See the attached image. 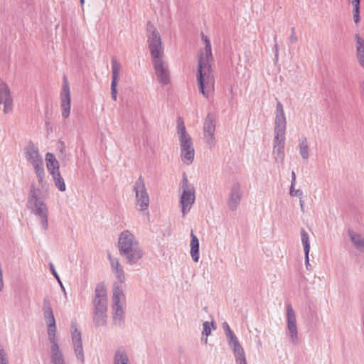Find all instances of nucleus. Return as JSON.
Here are the masks:
<instances>
[{
	"label": "nucleus",
	"instance_id": "1",
	"mask_svg": "<svg viewBox=\"0 0 364 364\" xmlns=\"http://www.w3.org/2000/svg\"><path fill=\"white\" fill-rule=\"evenodd\" d=\"M201 38L205 43V48L200 53L198 67L197 72V81L200 92L205 97L209 96L210 92L213 90L215 77L210 62L213 60L210 41L203 33Z\"/></svg>",
	"mask_w": 364,
	"mask_h": 364
},
{
	"label": "nucleus",
	"instance_id": "2",
	"mask_svg": "<svg viewBox=\"0 0 364 364\" xmlns=\"http://www.w3.org/2000/svg\"><path fill=\"white\" fill-rule=\"evenodd\" d=\"M117 247L119 255L129 265L136 264L144 256V252L139 241L128 230L119 234Z\"/></svg>",
	"mask_w": 364,
	"mask_h": 364
},
{
	"label": "nucleus",
	"instance_id": "3",
	"mask_svg": "<svg viewBox=\"0 0 364 364\" xmlns=\"http://www.w3.org/2000/svg\"><path fill=\"white\" fill-rule=\"evenodd\" d=\"M286 128L287 119L284 107L282 102L277 100L276 105L272 151V154L277 163H282L284 159Z\"/></svg>",
	"mask_w": 364,
	"mask_h": 364
},
{
	"label": "nucleus",
	"instance_id": "4",
	"mask_svg": "<svg viewBox=\"0 0 364 364\" xmlns=\"http://www.w3.org/2000/svg\"><path fill=\"white\" fill-rule=\"evenodd\" d=\"M41 191L36 188L34 183L31 186L29 196L27 200V207L31 210L39 220L42 228L47 230L48 228V209L40 197Z\"/></svg>",
	"mask_w": 364,
	"mask_h": 364
},
{
	"label": "nucleus",
	"instance_id": "5",
	"mask_svg": "<svg viewBox=\"0 0 364 364\" xmlns=\"http://www.w3.org/2000/svg\"><path fill=\"white\" fill-rule=\"evenodd\" d=\"M93 322L96 327L106 326L107 319V290L102 283H98L95 289L93 299Z\"/></svg>",
	"mask_w": 364,
	"mask_h": 364
},
{
	"label": "nucleus",
	"instance_id": "6",
	"mask_svg": "<svg viewBox=\"0 0 364 364\" xmlns=\"http://www.w3.org/2000/svg\"><path fill=\"white\" fill-rule=\"evenodd\" d=\"M177 134L181 144V160L187 164H191L193 163L195 156L193 143L186 132L183 119L180 117L177 119Z\"/></svg>",
	"mask_w": 364,
	"mask_h": 364
},
{
	"label": "nucleus",
	"instance_id": "7",
	"mask_svg": "<svg viewBox=\"0 0 364 364\" xmlns=\"http://www.w3.org/2000/svg\"><path fill=\"white\" fill-rule=\"evenodd\" d=\"M124 301V294L122 287L114 284L112 295V318L114 324L121 326L124 323V310L121 301Z\"/></svg>",
	"mask_w": 364,
	"mask_h": 364
},
{
	"label": "nucleus",
	"instance_id": "8",
	"mask_svg": "<svg viewBox=\"0 0 364 364\" xmlns=\"http://www.w3.org/2000/svg\"><path fill=\"white\" fill-rule=\"evenodd\" d=\"M146 37L151 58L164 56V46L159 31L151 21L146 24Z\"/></svg>",
	"mask_w": 364,
	"mask_h": 364
},
{
	"label": "nucleus",
	"instance_id": "9",
	"mask_svg": "<svg viewBox=\"0 0 364 364\" xmlns=\"http://www.w3.org/2000/svg\"><path fill=\"white\" fill-rule=\"evenodd\" d=\"M181 188L180 204L183 215H185L190 210L196 200L195 188L189 183L186 173L183 175Z\"/></svg>",
	"mask_w": 364,
	"mask_h": 364
},
{
	"label": "nucleus",
	"instance_id": "10",
	"mask_svg": "<svg viewBox=\"0 0 364 364\" xmlns=\"http://www.w3.org/2000/svg\"><path fill=\"white\" fill-rule=\"evenodd\" d=\"M134 191L136 196V206L139 207V210L141 211L147 210L149 206V196L141 176L134 183Z\"/></svg>",
	"mask_w": 364,
	"mask_h": 364
},
{
	"label": "nucleus",
	"instance_id": "11",
	"mask_svg": "<svg viewBox=\"0 0 364 364\" xmlns=\"http://www.w3.org/2000/svg\"><path fill=\"white\" fill-rule=\"evenodd\" d=\"M61 114L63 119L69 117L71 109V95L69 82L64 76L62 90L60 93Z\"/></svg>",
	"mask_w": 364,
	"mask_h": 364
},
{
	"label": "nucleus",
	"instance_id": "12",
	"mask_svg": "<svg viewBox=\"0 0 364 364\" xmlns=\"http://www.w3.org/2000/svg\"><path fill=\"white\" fill-rule=\"evenodd\" d=\"M215 118L212 113H208L203 124V135L205 143L212 148L215 144Z\"/></svg>",
	"mask_w": 364,
	"mask_h": 364
},
{
	"label": "nucleus",
	"instance_id": "13",
	"mask_svg": "<svg viewBox=\"0 0 364 364\" xmlns=\"http://www.w3.org/2000/svg\"><path fill=\"white\" fill-rule=\"evenodd\" d=\"M154 68L159 82L167 85L170 82V73L168 64L163 60V57L152 58Z\"/></svg>",
	"mask_w": 364,
	"mask_h": 364
},
{
	"label": "nucleus",
	"instance_id": "14",
	"mask_svg": "<svg viewBox=\"0 0 364 364\" xmlns=\"http://www.w3.org/2000/svg\"><path fill=\"white\" fill-rule=\"evenodd\" d=\"M287 328L289 333L291 341L296 344L298 342V330L296 326V314L290 304H287Z\"/></svg>",
	"mask_w": 364,
	"mask_h": 364
},
{
	"label": "nucleus",
	"instance_id": "15",
	"mask_svg": "<svg viewBox=\"0 0 364 364\" xmlns=\"http://www.w3.org/2000/svg\"><path fill=\"white\" fill-rule=\"evenodd\" d=\"M71 336L76 358L78 360L84 362L82 335L81 332L77 329V323L75 322H72L71 323Z\"/></svg>",
	"mask_w": 364,
	"mask_h": 364
},
{
	"label": "nucleus",
	"instance_id": "16",
	"mask_svg": "<svg viewBox=\"0 0 364 364\" xmlns=\"http://www.w3.org/2000/svg\"><path fill=\"white\" fill-rule=\"evenodd\" d=\"M24 153L27 161L31 162L33 168H38L43 166V161L37 148L33 143H30L28 146L24 149Z\"/></svg>",
	"mask_w": 364,
	"mask_h": 364
},
{
	"label": "nucleus",
	"instance_id": "17",
	"mask_svg": "<svg viewBox=\"0 0 364 364\" xmlns=\"http://www.w3.org/2000/svg\"><path fill=\"white\" fill-rule=\"evenodd\" d=\"M112 63V82H111V96L112 98L117 100V85L119 77V73L121 70V65L117 60L116 58L113 57L111 60Z\"/></svg>",
	"mask_w": 364,
	"mask_h": 364
},
{
	"label": "nucleus",
	"instance_id": "18",
	"mask_svg": "<svg viewBox=\"0 0 364 364\" xmlns=\"http://www.w3.org/2000/svg\"><path fill=\"white\" fill-rule=\"evenodd\" d=\"M242 199L241 186L238 183H235L230 190L228 201V208L231 211H235Z\"/></svg>",
	"mask_w": 364,
	"mask_h": 364
},
{
	"label": "nucleus",
	"instance_id": "19",
	"mask_svg": "<svg viewBox=\"0 0 364 364\" xmlns=\"http://www.w3.org/2000/svg\"><path fill=\"white\" fill-rule=\"evenodd\" d=\"M300 234H301V242L304 246L306 268L307 270H311V266L309 263V252H310L309 236L308 232L304 228H301V230L300 231Z\"/></svg>",
	"mask_w": 364,
	"mask_h": 364
},
{
	"label": "nucleus",
	"instance_id": "20",
	"mask_svg": "<svg viewBox=\"0 0 364 364\" xmlns=\"http://www.w3.org/2000/svg\"><path fill=\"white\" fill-rule=\"evenodd\" d=\"M108 259L110 262V266L113 274L120 283H124L125 282L124 272L119 264V259L117 258L112 257L111 255H108Z\"/></svg>",
	"mask_w": 364,
	"mask_h": 364
},
{
	"label": "nucleus",
	"instance_id": "21",
	"mask_svg": "<svg viewBox=\"0 0 364 364\" xmlns=\"http://www.w3.org/2000/svg\"><path fill=\"white\" fill-rule=\"evenodd\" d=\"M348 234L350 241L353 243L355 248L357 250L363 252H364V236L355 232L354 230H353L351 229H348Z\"/></svg>",
	"mask_w": 364,
	"mask_h": 364
},
{
	"label": "nucleus",
	"instance_id": "22",
	"mask_svg": "<svg viewBox=\"0 0 364 364\" xmlns=\"http://www.w3.org/2000/svg\"><path fill=\"white\" fill-rule=\"evenodd\" d=\"M55 333L56 326L48 327V337L50 343H51L50 354L62 352L58 345Z\"/></svg>",
	"mask_w": 364,
	"mask_h": 364
},
{
	"label": "nucleus",
	"instance_id": "23",
	"mask_svg": "<svg viewBox=\"0 0 364 364\" xmlns=\"http://www.w3.org/2000/svg\"><path fill=\"white\" fill-rule=\"evenodd\" d=\"M356 57L360 66L364 68V38L355 34Z\"/></svg>",
	"mask_w": 364,
	"mask_h": 364
},
{
	"label": "nucleus",
	"instance_id": "24",
	"mask_svg": "<svg viewBox=\"0 0 364 364\" xmlns=\"http://www.w3.org/2000/svg\"><path fill=\"white\" fill-rule=\"evenodd\" d=\"M191 255L193 260L194 262H197L200 257V256H199V240H198V237H196V235H195L193 234V231L191 232Z\"/></svg>",
	"mask_w": 364,
	"mask_h": 364
},
{
	"label": "nucleus",
	"instance_id": "25",
	"mask_svg": "<svg viewBox=\"0 0 364 364\" xmlns=\"http://www.w3.org/2000/svg\"><path fill=\"white\" fill-rule=\"evenodd\" d=\"M46 161L47 162V168L50 174L53 171H59V163L53 154L50 152L47 153L46 155Z\"/></svg>",
	"mask_w": 364,
	"mask_h": 364
},
{
	"label": "nucleus",
	"instance_id": "26",
	"mask_svg": "<svg viewBox=\"0 0 364 364\" xmlns=\"http://www.w3.org/2000/svg\"><path fill=\"white\" fill-rule=\"evenodd\" d=\"M228 339V343L231 349L233 352H236V350H238L241 348H243L236 336V335L234 333V332L230 333L227 335H225Z\"/></svg>",
	"mask_w": 364,
	"mask_h": 364
},
{
	"label": "nucleus",
	"instance_id": "27",
	"mask_svg": "<svg viewBox=\"0 0 364 364\" xmlns=\"http://www.w3.org/2000/svg\"><path fill=\"white\" fill-rule=\"evenodd\" d=\"M114 364H129V358L124 349H118L115 352Z\"/></svg>",
	"mask_w": 364,
	"mask_h": 364
},
{
	"label": "nucleus",
	"instance_id": "28",
	"mask_svg": "<svg viewBox=\"0 0 364 364\" xmlns=\"http://www.w3.org/2000/svg\"><path fill=\"white\" fill-rule=\"evenodd\" d=\"M50 175L52 176L53 180L55 183V186L58 188V189L61 192L65 191L66 189V186H65L64 179L61 176L60 171H58V172L53 171Z\"/></svg>",
	"mask_w": 364,
	"mask_h": 364
},
{
	"label": "nucleus",
	"instance_id": "29",
	"mask_svg": "<svg viewBox=\"0 0 364 364\" xmlns=\"http://www.w3.org/2000/svg\"><path fill=\"white\" fill-rule=\"evenodd\" d=\"M299 153L303 159L306 160L309 159V146L308 141L306 136L301 138L299 141Z\"/></svg>",
	"mask_w": 364,
	"mask_h": 364
},
{
	"label": "nucleus",
	"instance_id": "30",
	"mask_svg": "<svg viewBox=\"0 0 364 364\" xmlns=\"http://www.w3.org/2000/svg\"><path fill=\"white\" fill-rule=\"evenodd\" d=\"M11 95L9 85L0 77V105L4 99Z\"/></svg>",
	"mask_w": 364,
	"mask_h": 364
},
{
	"label": "nucleus",
	"instance_id": "31",
	"mask_svg": "<svg viewBox=\"0 0 364 364\" xmlns=\"http://www.w3.org/2000/svg\"><path fill=\"white\" fill-rule=\"evenodd\" d=\"M43 314L44 318L46 319L47 327L56 326L53 309L43 310Z\"/></svg>",
	"mask_w": 364,
	"mask_h": 364
},
{
	"label": "nucleus",
	"instance_id": "32",
	"mask_svg": "<svg viewBox=\"0 0 364 364\" xmlns=\"http://www.w3.org/2000/svg\"><path fill=\"white\" fill-rule=\"evenodd\" d=\"M353 6V20L355 23H358L360 18V0H350Z\"/></svg>",
	"mask_w": 364,
	"mask_h": 364
},
{
	"label": "nucleus",
	"instance_id": "33",
	"mask_svg": "<svg viewBox=\"0 0 364 364\" xmlns=\"http://www.w3.org/2000/svg\"><path fill=\"white\" fill-rule=\"evenodd\" d=\"M50 364H66L63 352L50 354Z\"/></svg>",
	"mask_w": 364,
	"mask_h": 364
},
{
	"label": "nucleus",
	"instance_id": "34",
	"mask_svg": "<svg viewBox=\"0 0 364 364\" xmlns=\"http://www.w3.org/2000/svg\"><path fill=\"white\" fill-rule=\"evenodd\" d=\"M233 353L235 357L236 364H247L243 348L236 350V352H233Z\"/></svg>",
	"mask_w": 364,
	"mask_h": 364
},
{
	"label": "nucleus",
	"instance_id": "35",
	"mask_svg": "<svg viewBox=\"0 0 364 364\" xmlns=\"http://www.w3.org/2000/svg\"><path fill=\"white\" fill-rule=\"evenodd\" d=\"M34 170L39 184L42 188H43L45 178V170L43 166L35 168Z\"/></svg>",
	"mask_w": 364,
	"mask_h": 364
},
{
	"label": "nucleus",
	"instance_id": "36",
	"mask_svg": "<svg viewBox=\"0 0 364 364\" xmlns=\"http://www.w3.org/2000/svg\"><path fill=\"white\" fill-rule=\"evenodd\" d=\"M34 170L39 184L42 188H43L45 178V170L43 166L35 168Z\"/></svg>",
	"mask_w": 364,
	"mask_h": 364
},
{
	"label": "nucleus",
	"instance_id": "37",
	"mask_svg": "<svg viewBox=\"0 0 364 364\" xmlns=\"http://www.w3.org/2000/svg\"><path fill=\"white\" fill-rule=\"evenodd\" d=\"M214 323L213 322L210 323L209 321H205L203 323V331L202 333L203 336H205L206 338L205 340V343H207V337L210 335L211 333V326H213Z\"/></svg>",
	"mask_w": 364,
	"mask_h": 364
},
{
	"label": "nucleus",
	"instance_id": "38",
	"mask_svg": "<svg viewBox=\"0 0 364 364\" xmlns=\"http://www.w3.org/2000/svg\"><path fill=\"white\" fill-rule=\"evenodd\" d=\"M3 103L4 105V112L5 114L11 112L13 108V98L11 95L7 97L6 99H4V101H3Z\"/></svg>",
	"mask_w": 364,
	"mask_h": 364
},
{
	"label": "nucleus",
	"instance_id": "39",
	"mask_svg": "<svg viewBox=\"0 0 364 364\" xmlns=\"http://www.w3.org/2000/svg\"><path fill=\"white\" fill-rule=\"evenodd\" d=\"M0 364H9L7 355L4 349H0Z\"/></svg>",
	"mask_w": 364,
	"mask_h": 364
},
{
	"label": "nucleus",
	"instance_id": "40",
	"mask_svg": "<svg viewBox=\"0 0 364 364\" xmlns=\"http://www.w3.org/2000/svg\"><path fill=\"white\" fill-rule=\"evenodd\" d=\"M289 194L291 196H298L301 198L303 195V192L300 189L295 190L294 186H290Z\"/></svg>",
	"mask_w": 364,
	"mask_h": 364
},
{
	"label": "nucleus",
	"instance_id": "41",
	"mask_svg": "<svg viewBox=\"0 0 364 364\" xmlns=\"http://www.w3.org/2000/svg\"><path fill=\"white\" fill-rule=\"evenodd\" d=\"M289 41L291 44L296 43L298 41V37L295 32V28L294 27L291 28V35L289 38Z\"/></svg>",
	"mask_w": 364,
	"mask_h": 364
},
{
	"label": "nucleus",
	"instance_id": "42",
	"mask_svg": "<svg viewBox=\"0 0 364 364\" xmlns=\"http://www.w3.org/2000/svg\"><path fill=\"white\" fill-rule=\"evenodd\" d=\"M52 309L50 301L48 297H45L43 301V311Z\"/></svg>",
	"mask_w": 364,
	"mask_h": 364
},
{
	"label": "nucleus",
	"instance_id": "43",
	"mask_svg": "<svg viewBox=\"0 0 364 364\" xmlns=\"http://www.w3.org/2000/svg\"><path fill=\"white\" fill-rule=\"evenodd\" d=\"M274 45L273 50H274V59L276 60H278V57H279V45H278L277 41V36H275L274 37Z\"/></svg>",
	"mask_w": 364,
	"mask_h": 364
},
{
	"label": "nucleus",
	"instance_id": "44",
	"mask_svg": "<svg viewBox=\"0 0 364 364\" xmlns=\"http://www.w3.org/2000/svg\"><path fill=\"white\" fill-rule=\"evenodd\" d=\"M222 327H223V329L224 333H225V335H227V334H228V333H230L233 332V331L230 329V326H229V324H228L227 322H224V323H223V324H222Z\"/></svg>",
	"mask_w": 364,
	"mask_h": 364
},
{
	"label": "nucleus",
	"instance_id": "45",
	"mask_svg": "<svg viewBox=\"0 0 364 364\" xmlns=\"http://www.w3.org/2000/svg\"><path fill=\"white\" fill-rule=\"evenodd\" d=\"M49 267L53 276L57 279L58 282H60V277L55 269L54 265L52 263H50Z\"/></svg>",
	"mask_w": 364,
	"mask_h": 364
},
{
	"label": "nucleus",
	"instance_id": "46",
	"mask_svg": "<svg viewBox=\"0 0 364 364\" xmlns=\"http://www.w3.org/2000/svg\"><path fill=\"white\" fill-rule=\"evenodd\" d=\"M295 183H296V174H295V172L293 171H291V186H295Z\"/></svg>",
	"mask_w": 364,
	"mask_h": 364
},
{
	"label": "nucleus",
	"instance_id": "47",
	"mask_svg": "<svg viewBox=\"0 0 364 364\" xmlns=\"http://www.w3.org/2000/svg\"><path fill=\"white\" fill-rule=\"evenodd\" d=\"M299 203L301 211L304 212V201L301 198H300Z\"/></svg>",
	"mask_w": 364,
	"mask_h": 364
},
{
	"label": "nucleus",
	"instance_id": "48",
	"mask_svg": "<svg viewBox=\"0 0 364 364\" xmlns=\"http://www.w3.org/2000/svg\"><path fill=\"white\" fill-rule=\"evenodd\" d=\"M360 88L363 95H364V82L360 84Z\"/></svg>",
	"mask_w": 364,
	"mask_h": 364
},
{
	"label": "nucleus",
	"instance_id": "49",
	"mask_svg": "<svg viewBox=\"0 0 364 364\" xmlns=\"http://www.w3.org/2000/svg\"><path fill=\"white\" fill-rule=\"evenodd\" d=\"M59 282V284H60V287H61V289H62V290L63 291L64 294H66L65 289V288H64V287H63V284H62L61 281L60 280V282Z\"/></svg>",
	"mask_w": 364,
	"mask_h": 364
},
{
	"label": "nucleus",
	"instance_id": "50",
	"mask_svg": "<svg viewBox=\"0 0 364 364\" xmlns=\"http://www.w3.org/2000/svg\"><path fill=\"white\" fill-rule=\"evenodd\" d=\"M46 126H49L50 122H46Z\"/></svg>",
	"mask_w": 364,
	"mask_h": 364
},
{
	"label": "nucleus",
	"instance_id": "51",
	"mask_svg": "<svg viewBox=\"0 0 364 364\" xmlns=\"http://www.w3.org/2000/svg\"><path fill=\"white\" fill-rule=\"evenodd\" d=\"M80 3H81L82 4H84L85 0H80Z\"/></svg>",
	"mask_w": 364,
	"mask_h": 364
}]
</instances>
